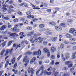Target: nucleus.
<instances>
[{
  "instance_id": "1",
  "label": "nucleus",
  "mask_w": 76,
  "mask_h": 76,
  "mask_svg": "<svg viewBox=\"0 0 76 76\" xmlns=\"http://www.w3.org/2000/svg\"><path fill=\"white\" fill-rule=\"evenodd\" d=\"M14 26L15 27L11 28V31H13L14 32H19V29H18V28H17L19 26V25H15Z\"/></svg>"
},
{
  "instance_id": "2",
  "label": "nucleus",
  "mask_w": 76,
  "mask_h": 76,
  "mask_svg": "<svg viewBox=\"0 0 76 76\" xmlns=\"http://www.w3.org/2000/svg\"><path fill=\"white\" fill-rule=\"evenodd\" d=\"M28 72V73L30 74L31 73V75H34V72H35V70L34 69L32 68H30V67H29L27 70Z\"/></svg>"
},
{
  "instance_id": "3",
  "label": "nucleus",
  "mask_w": 76,
  "mask_h": 76,
  "mask_svg": "<svg viewBox=\"0 0 76 76\" xmlns=\"http://www.w3.org/2000/svg\"><path fill=\"white\" fill-rule=\"evenodd\" d=\"M43 52L44 53H47V56L50 57V53L48 49L47 48H44L43 49Z\"/></svg>"
},
{
  "instance_id": "4",
  "label": "nucleus",
  "mask_w": 76,
  "mask_h": 76,
  "mask_svg": "<svg viewBox=\"0 0 76 76\" xmlns=\"http://www.w3.org/2000/svg\"><path fill=\"white\" fill-rule=\"evenodd\" d=\"M28 59L29 58H28V56H26L24 58L23 62V63L25 62V63H28L29 62Z\"/></svg>"
},
{
  "instance_id": "5",
  "label": "nucleus",
  "mask_w": 76,
  "mask_h": 76,
  "mask_svg": "<svg viewBox=\"0 0 76 76\" xmlns=\"http://www.w3.org/2000/svg\"><path fill=\"white\" fill-rule=\"evenodd\" d=\"M50 50L52 53H54L56 51V48L54 46H52L50 48Z\"/></svg>"
},
{
  "instance_id": "6",
  "label": "nucleus",
  "mask_w": 76,
  "mask_h": 76,
  "mask_svg": "<svg viewBox=\"0 0 76 76\" xmlns=\"http://www.w3.org/2000/svg\"><path fill=\"white\" fill-rule=\"evenodd\" d=\"M16 33H13L12 34H10L9 35L10 38H13L15 36H16Z\"/></svg>"
},
{
  "instance_id": "7",
  "label": "nucleus",
  "mask_w": 76,
  "mask_h": 76,
  "mask_svg": "<svg viewBox=\"0 0 76 76\" xmlns=\"http://www.w3.org/2000/svg\"><path fill=\"white\" fill-rule=\"evenodd\" d=\"M37 60V58L35 57H34L31 61L30 62V64H32L33 63H34V62L35 61V60Z\"/></svg>"
},
{
  "instance_id": "8",
  "label": "nucleus",
  "mask_w": 76,
  "mask_h": 76,
  "mask_svg": "<svg viewBox=\"0 0 76 76\" xmlns=\"http://www.w3.org/2000/svg\"><path fill=\"white\" fill-rule=\"evenodd\" d=\"M55 28L57 31H61L62 30V28L61 27L56 26Z\"/></svg>"
},
{
  "instance_id": "9",
  "label": "nucleus",
  "mask_w": 76,
  "mask_h": 76,
  "mask_svg": "<svg viewBox=\"0 0 76 76\" xmlns=\"http://www.w3.org/2000/svg\"><path fill=\"white\" fill-rule=\"evenodd\" d=\"M25 40H22L21 43V47H25Z\"/></svg>"
},
{
  "instance_id": "10",
  "label": "nucleus",
  "mask_w": 76,
  "mask_h": 76,
  "mask_svg": "<svg viewBox=\"0 0 76 76\" xmlns=\"http://www.w3.org/2000/svg\"><path fill=\"white\" fill-rule=\"evenodd\" d=\"M6 27H7V26H6V25H4L1 27L0 28V29L1 31H3V30H4V29H5Z\"/></svg>"
},
{
  "instance_id": "11",
  "label": "nucleus",
  "mask_w": 76,
  "mask_h": 76,
  "mask_svg": "<svg viewBox=\"0 0 76 76\" xmlns=\"http://www.w3.org/2000/svg\"><path fill=\"white\" fill-rule=\"evenodd\" d=\"M66 36L67 38H71L73 37V36H72V35L68 33L66 34Z\"/></svg>"
},
{
  "instance_id": "12",
  "label": "nucleus",
  "mask_w": 76,
  "mask_h": 76,
  "mask_svg": "<svg viewBox=\"0 0 76 76\" xmlns=\"http://www.w3.org/2000/svg\"><path fill=\"white\" fill-rule=\"evenodd\" d=\"M43 39L42 38H41L40 37H39L38 42L39 43H42V42L43 41Z\"/></svg>"
},
{
  "instance_id": "13",
  "label": "nucleus",
  "mask_w": 76,
  "mask_h": 76,
  "mask_svg": "<svg viewBox=\"0 0 76 76\" xmlns=\"http://www.w3.org/2000/svg\"><path fill=\"white\" fill-rule=\"evenodd\" d=\"M15 60L16 58H15V57H13L11 61V62L12 64H13L15 63Z\"/></svg>"
},
{
  "instance_id": "14",
  "label": "nucleus",
  "mask_w": 76,
  "mask_h": 76,
  "mask_svg": "<svg viewBox=\"0 0 76 76\" xmlns=\"http://www.w3.org/2000/svg\"><path fill=\"white\" fill-rule=\"evenodd\" d=\"M51 40L53 41H54L55 42H56L57 41V38L56 37H54V38H51Z\"/></svg>"
},
{
  "instance_id": "15",
  "label": "nucleus",
  "mask_w": 76,
  "mask_h": 76,
  "mask_svg": "<svg viewBox=\"0 0 76 76\" xmlns=\"http://www.w3.org/2000/svg\"><path fill=\"white\" fill-rule=\"evenodd\" d=\"M76 52L75 53H73L72 54V59H75L76 58Z\"/></svg>"
},
{
  "instance_id": "16",
  "label": "nucleus",
  "mask_w": 76,
  "mask_h": 76,
  "mask_svg": "<svg viewBox=\"0 0 76 76\" xmlns=\"http://www.w3.org/2000/svg\"><path fill=\"white\" fill-rule=\"evenodd\" d=\"M37 56H40L41 55V50L39 49L37 51Z\"/></svg>"
},
{
  "instance_id": "17",
  "label": "nucleus",
  "mask_w": 76,
  "mask_h": 76,
  "mask_svg": "<svg viewBox=\"0 0 76 76\" xmlns=\"http://www.w3.org/2000/svg\"><path fill=\"white\" fill-rule=\"evenodd\" d=\"M27 18L28 19H34L35 17L34 15H28L27 16Z\"/></svg>"
},
{
  "instance_id": "18",
  "label": "nucleus",
  "mask_w": 76,
  "mask_h": 76,
  "mask_svg": "<svg viewBox=\"0 0 76 76\" xmlns=\"http://www.w3.org/2000/svg\"><path fill=\"white\" fill-rule=\"evenodd\" d=\"M22 22L24 24H28V21L26 20H23Z\"/></svg>"
},
{
  "instance_id": "19",
  "label": "nucleus",
  "mask_w": 76,
  "mask_h": 76,
  "mask_svg": "<svg viewBox=\"0 0 76 76\" xmlns=\"http://www.w3.org/2000/svg\"><path fill=\"white\" fill-rule=\"evenodd\" d=\"M75 30V29L74 28H71L69 29V33H70V34H72V33H73V31H74Z\"/></svg>"
},
{
  "instance_id": "20",
  "label": "nucleus",
  "mask_w": 76,
  "mask_h": 76,
  "mask_svg": "<svg viewBox=\"0 0 76 76\" xmlns=\"http://www.w3.org/2000/svg\"><path fill=\"white\" fill-rule=\"evenodd\" d=\"M45 34L46 35H48V34H49V35H51V34H52V33L48 31L45 32Z\"/></svg>"
},
{
  "instance_id": "21",
  "label": "nucleus",
  "mask_w": 76,
  "mask_h": 76,
  "mask_svg": "<svg viewBox=\"0 0 76 76\" xmlns=\"http://www.w3.org/2000/svg\"><path fill=\"white\" fill-rule=\"evenodd\" d=\"M71 63H72V61H68L66 62L65 64L67 66H68V65H69V64H71Z\"/></svg>"
},
{
  "instance_id": "22",
  "label": "nucleus",
  "mask_w": 76,
  "mask_h": 76,
  "mask_svg": "<svg viewBox=\"0 0 76 76\" xmlns=\"http://www.w3.org/2000/svg\"><path fill=\"white\" fill-rule=\"evenodd\" d=\"M59 26H61V27L63 28H65L66 26V25L62 23L60 24Z\"/></svg>"
},
{
  "instance_id": "23",
  "label": "nucleus",
  "mask_w": 76,
  "mask_h": 76,
  "mask_svg": "<svg viewBox=\"0 0 76 76\" xmlns=\"http://www.w3.org/2000/svg\"><path fill=\"white\" fill-rule=\"evenodd\" d=\"M5 52L6 53L5 54L4 56H7L9 53V50H6Z\"/></svg>"
},
{
  "instance_id": "24",
  "label": "nucleus",
  "mask_w": 76,
  "mask_h": 76,
  "mask_svg": "<svg viewBox=\"0 0 76 76\" xmlns=\"http://www.w3.org/2000/svg\"><path fill=\"white\" fill-rule=\"evenodd\" d=\"M60 48L61 49L63 50L64 48V44L62 43L60 45Z\"/></svg>"
},
{
  "instance_id": "25",
  "label": "nucleus",
  "mask_w": 76,
  "mask_h": 76,
  "mask_svg": "<svg viewBox=\"0 0 76 76\" xmlns=\"http://www.w3.org/2000/svg\"><path fill=\"white\" fill-rule=\"evenodd\" d=\"M26 14L28 16H30V15H31L32 13L28 11L26 12Z\"/></svg>"
},
{
  "instance_id": "26",
  "label": "nucleus",
  "mask_w": 76,
  "mask_h": 76,
  "mask_svg": "<svg viewBox=\"0 0 76 76\" xmlns=\"http://www.w3.org/2000/svg\"><path fill=\"white\" fill-rule=\"evenodd\" d=\"M44 25L43 24H41L39 26V27L40 28H44Z\"/></svg>"
},
{
  "instance_id": "27",
  "label": "nucleus",
  "mask_w": 76,
  "mask_h": 76,
  "mask_svg": "<svg viewBox=\"0 0 76 76\" xmlns=\"http://www.w3.org/2000/svg\"><path fill=\"white\" fill-rule=\"evenodd\" d=\"M5 52V50L3 49L2 50V51L0 53V55L1 56H3V55L4 53V52Z\"/></svg>"
},
{
  "instance_id": "28",
  "label": "nucleus",
  "mask_w": 76,
  "mask_h": 76,
  "mask_svg": "<svg viewBox=\"0 0 76 76\" xmlns=\"http://www.w3.org/2000/svg\"><path fill=\"white\" fill-rule=\"evenodd\" d=\"M72 34L74 36H76V30H75L73 31Z\"/></svg>"
},
{
  "instance_id": "29",
  "label": "nucleus",
  "mask_w": 76,
  "mask_h": 76,
  "mask_svg": "<svg viewBox=\"0 0 76 76\" xmlns=\"http://www.w3.org/2000/svg\"><path fill=\"white\" fill-rule=\"evenodd\" d=\"M13 42V41H10L8 43V47H9L10 45H11V44H12V43Z\"/></svg>"
},
{
  "instance_id": "30",
  "label": "nucleus",
  "mask_w": 76,
  "mask_h": 76,
  "mask_svg": "<svg viewBox=\"0 0 76 76\" xmlns=\"http://www.w3.org/2000/svg\"><path fill=\"white\" fill-rule=\"evenodd\" d=\"M26 29L27 30H32V28L31 27L28 26L26 27Z\"/></svg>"
},
{
  "instance_id": "31",
  "label": "nucleus",
  "mask_w": 76,
  "mask_h": 76,
  "mask_svg": "<svg viewBox=\"0 0 76 76\" xmlns=\"http://www.w3.org/2000/svg\"><path fill=\"white\" fill-rule=\"evenodd\" d=\"M16 67H17V63L15 62L13 66V68L14 69H16Z\"/></svg>"
},
{
  "instance_id": "32",
  "label": "nucleus",
  "mask_w": 76,
  "mask_h": 76,
  "mask_svg": "<svg viewBox=\"0 0 76 76\" xmlns=\"http://www.w3.org/2000/svg\"><path fill=\"white\" fill-rule=\"evenodd\" d=\"M3 64H4V62H1L0 64V69H1L3 67Z\"/></svg>"
},
{
  "instance_id": "33",
  "label": "nucleus",
  "mask_w": 76,
  "mask_h": 76,
  "mask_svg": "<svg viewBox=\"0 0 76 76\" xmlns=\"http://www.w3.org/2000/svg\"><path fill=\"white\" fill-rule=\"evenodd\" d=\"M39 40V38L37 37L35 38V39L34 40V41L35 42H37Z\"/></svg>"
},
{
  "instance_id": "34",
  "label": "nucleus",
  "mask_w": 76,
  "mask_h": 76,
  "mask_svg": "<svg viewBox=\"0 0 76 76\" xmlns=\"http://www.w3.org/2000/svg\"><path fill=\"white\" fill-rule=\"evenodd\" d=\"M73 64L71 63L68 65V67L69 68H71V67H72V66H73Z\"/></svg>"
},
{
  "instance_id": "35",
  "label": "nucleus",
  "mask_w": 76,
  "mask_h": 76,
  "mask_svg": "<svg viewBox=\"0 0 76 76\" xmlns=\"http://www.w3.org/2000/svg\"><path fill=\"white\" fill-rule=\"evenodd\" d=\"M22 57V55H20L19 57H18V58H17V60L19 61V60H20V58H21V57Z\"/></svg>"
},
{
  "instance_id": "36",
  "label": "nucleus",
  "mask_w": 76,
  "mask_h": 76,
  "mask_svg": "<svg viewBox=\"0 0 76 76\" xmlns=\"http://www.w3.org/2000/svg\"><path fill=\"white\" fill-rule=\"evenodd\" d=\"M47 44H48V42L47 41H45L44 42H43V44L45 45H47Z\"/></svg>"
},
{
  "instance_id": "37",
  "label": "nucleus",
  "mask_w": 76,
  "mask_h": 76,
  "mask_svg": "<svg viewBox=\"0 0 76 76\" xmlns=\"http://www.w3.org/2000/svg\"><path fill=\"white\" fill-rule=\"evenodd\" d=\"M17 13L18 15H19L20 16L22 15V13L20 11L18 12Z\"/></svg>"
},
{
  "instance_id": "38",
  "label": "nucleus",
  "mask_w": 76,
  "mask_h": 76,
  "mask_svg": "<svg viewBox=\"0 0 76 76\" xmlns=\"http://www.w3.org/2000/svg\"><path fill=\"white\" fill-rule=\"evenodd\" d=\"M51 58L52 59H55V56L54 55H52L51 56Z\"/></svg>"
},
{
  "instance_id": "39",
  "label": "nucleus",
  "mask_w": 76,
  "mask_h": 76,
  "mask_svg": "<svg viewBox=\"0 0 76 76\" xmlns=\"http://www.w3.org/2000/svg\"><path fill=\"white\" fill-rule=\"evenodd\" d=\"M67 22L69 23H72V22H73V20L69 19L68 20H67Z\"/></svg>"
},
{
  "instance_id": "40",
  "label": "nucleus",
  "mask_w": 76,
  "mask_h": 76,
  "mask_svg": "<svg viewBox=\"0 0 76 76\" xmlns=\"http://www.w3.org/2000/svg\"><path fill=\"white\" fill-rule=\"evenodd\" d=\"M70 14L69 12H66L65 14V15L66 16H70Z\"/></svg>"
},
{
  "instance_id": "41",
  "label": "nucleus",
  "mask_w": 76,
  "mask_h": 76,
  "mask_svg": "<svg viewBox=\"0 0 76 76\" xmlns=\"http://www.w3.org/2000/svg\"><path fill=\"white\" fill-rule=\"evenodd\" d=\"M64 43L65 44H68L69 42L68 41L65 40L64 41Z\"/></svg>"
},
{
  "instance_id": "42",
  "label": "nucleus",
  "mask_w": 76,
  "mask_h": 76,
  "mask_svg": "<svg viewBox=\"0 0 76 76\" xmlns=\"http://www.w3.org/2000/svg\"><path fill=\"white\" fill-rule=\"evenodd\" d=\"M45 71L43 70L42 72L40 74V75H42L43 73H45Z\"/></svg>"
},
{
  "instance_id": "43",
  "label": "nucleus",
  "mask_w": 76,
  "mask_h": 76,
  "mask_svg": "<svg viewBox=\"0 0 76 76\" xmlns=\"http://www.w3.org/2000/svg\"><path fill=\"white\" fill-rule=\"evenodd\" d=\"M4 42L3 43H2V47H4V46H5V45H6V42Z\"/></svg>"
},
{
  "instance_id": "44",
  "label": "nucleus",
  "mask_w": 76,
  "mask_h": 76,
  "mask_svg": "<svg viewBox=\"0 0 76 76\" xmlns=\"http://www.w3.org/2000/svg\"><path fill=\"white\" fill-rule=\"evenodd\" d=\"M75 40L76 39L75 38H72L71 39V41H75Z\"/></svg>"
},
{
  "instance_id": "45",
  "label": "nucleus",
  "mask_w": 76,
  "mask_h": 76,
  "mask_svg": "<svg viewBox=\"0 0 76 76\" xmlns=\"http://www.w3.org/2000/svg\"><path fill=\"white\" fill-rule=\"evenodd\" d=\"M9 61H7V62H6V64H5V67H7V66H8V64H9Z\"/></svg>"
},
{
  "instance_id": "46",
  "label": "nucleus",
  "mask_w": 76,
  "mask_h": 76,
  "mask_svg": "<svg viewBox=\"0 0 76 76\" xmlns=\"http://www.w3.org/2000/svg\"><path fill=\"white\" fill-rule=\"evenodd\" d=\"M39 71H40V70L38 69L37 71L36 72V75H38V73H39Z\"/></svg>"
},
{
  "instance_id": "47",
  "label": "nucleus",
  "mask_w": 76,
  "mask_h": 76,
  "mask_svg": "<svg viewBox=\"0 0 76 76\" xmlns=\"http://www.w3.org/2000/svg\"><path fill=\"white\" fill-rule=\"evenodd\" d=\"M45 28H42V29H40L39 30V31H40V32H42L43 31H45Z\"/></svg>"
},
{
  "instance_id": "48",
  "label": "nucleus",
  "mask_w": 76,
  "mask_h": 76,
  "mask_svg": "<svg viewBox=\"0 0 76 76\" xmlns=\"http://www.w3.org/2000/svg\"><path fill=\"white\" fill-rule=\"evenodd\" d=\"M24 6H25V7H28V4L25 3H24Z\"/></svg>"
},
{
  "instance_id": "49",
  "label": "nucleus",
  "mask_w": 76,
  "mask_h": 76,
  "mask_svg": "<svg viewBox=\"0 0 76 76\" xmlns=\"http://www.w3.org/2000/svg\"><path fill=\"white\" fill-rule=\"evenodd\" d=\"M52 26H55V25H56V23H54V22L53 21L52 22Z\"/></svg>"
},
{
  "instance_id": "50",
  "label": "nucleus",
  "mask_w": 76,
  "mask_h": 76,
  "mask_svg": "<svg viewBox=\"0 0 76 76\" xmlns=\"http://www.w3.org/2000/svg\"><path fill=\"white\" fill-rule=\"evenodd\" d=\"M46 73H47V75H48L49 76H50V75H51V72H46Z\"/></svg>"
},
{
  "instance_id": "51",
  "label": "nucleus",
  "mask_w": 76,
  "mask_h": 76,
  "mask_svg": "<svg viewBox=\"0 0 76 76\" xmlns=\"http://www.w3.org/2000/svg\"><path fill=\"white\" fill-rule=\"evenodd\" d=\"M58 73L57 72H56L54 74V76H58Z\"/></svg>"
},
{
  "instance_id": "52",
  "label": "nucleus",
  "mask_w": 76,
  "mask_h": 76,
  "mask_svg": "<svg viewBox=\"0 0 76 76\" xmlns=\"http://www.w3.org/2000/svg\"><path fill=\"white\" fill-rule=\"evenodd\" d=\"M13 21L14 22H18V19H14Z\"/></svg>"
},
{
  "instance_id": "53",
  "label": "nucleus",
  "mask_w": 76,
  "mask_h": 76,
  "mask_svg": "<svg viewBox=\"0 0 76 76\" xmlns=\"http://www.w3.org/2000/svg\"><path fill=\"white\" fill-rule=\"evenodd\" d=\"M54 63V60H52V62L50 64H52V65H53V64Z\"/></svg>"
},
{
  "instance_id": "54",
  "label": "nucleus",
  "mask_w": 76,
  "mask_h": 76,
  "mask_svg": "<svg viewBox=\"0 0 76 76\" xmlns=\"http://www.w3.org/2000/svg\"><path fill=\"white\" fill-rule=\"evenodd\" d=\"M19 35H21V36H22V35H23V32H21L19 34Z\"/></svg>"
},
{
  "instance_id": "55",
  "label": "nucleus",
  "mask_w": 76,
  "mask_h": 76,
  "mask_svg": "<svg viewBox=\"0 0 76 76\" xmlns=\"http://www.w3.org/2000/svg\"><path fill=\"white\" fill-rule=\"evenodd\" d=\"M13 51V48H12V49H11L10 50H9V51L10 53H12Z\"/></svg>"
},
{
  "instance_id": "56",
  "label": "nucleus",
  "mask_w": 76,
  "mask_h": 76,
  "mask_svg": "<svg viewBox=\"0 0 76 76\" xmlns=\"http://www.w3.org/2000/svg\"><path fill=\"white\" fill-rule=\"evenodd\" d=\"M74 70V68H72L70 69V72H72L73 70Z\"/></svg>"
},
{
  "instance_id": "57",
  "label": "nucleus",
  "mask_w": 76,
  "mask_h": 76,
  "mask_svg": "<svg viewBox=\"0 0 76 76\" xmlns=\"http://www.w3.org/2000/svg\"><path fill=\"white\" fill-rule=\"evenodd\" d=\"M50 61H49V60H47L46 61H45V63H48Z\"/></svg>"
},
{
  "instance_id": "58",
  "label": "nucleus",
  "mask_w": 76,
  "mask_h": 76,
  "mask_svg": "<svg viewBox=\"0 0 76 76\" xmlns=\"http://www.w3.org/2000/svg\"><path fill=\"white\" fill-rule=\"evenodd\" d=\"M70 53H65V56H69Z\"/></svg>"
},
{
  "instance_id": "59",
  "label": "nucleus",
  "mask_w": 76,
  "mask_h": 76,
  "mask_svg": "<svg viewBox=\"0 0 76 76\" xmlns=\"http://www.w3.org/2000/svg\"><path fill=\"white\" fill-rule=\"evenodd\" d=\"M30 42L31 43H32V44H34V40L32 39L30 40Z\"/></svg>"
},
{
  "instance_id": "60",
  "label": "nucleus",
  "mask_w": 76,
  "mask_h": 76,
  "mask_svg": "<svg viewBox=\"0 0 76 76\" xmlns=\"http://www.w3.org/2000/svg\"><path fill=\"white\" fill-rule=\"evenodd\" d=\"M18 73V71L17 70H16L15 71V72H14L15 74H17Z\"/></svg>"
},
{
  "instance_id": "61",
  "label": "nucleus",
  "mask_w": 76,
  "mask_h": 76,
  "mask_svg": "<svg viewBox=\"0 0 76 76\" xmlns=\"http://www.w3.org/2000/svg\"><path fill=\"white\" fill-rule=\"evenodd\" d=\"M34 55H37V51H35L33 53Z\"/></svg>"
},
{
  "instance_id": "62",
  "label": "nucleus",
  "mask_w": 76,
  "mask_h": 76,
  "mask_svg": "<svg viewBox=\"0 0 76 76\" xmlns=\"http://www.w3.org/2000/svg\"><path fill=\"white\" fill-rule=\"evenodd\" d=\"M47 11L48 12H49V13H50L51 11L50 9H48L47 10Z\"/></svg>"
},
{
  "instance_id": "63",
  "label": "nucleus",
  "mask_w": 76,
  "mask_h": 76,
  "mask_svg": "<svg viewBox=\"0 0 76 76\" xmlns=\"http://www.w3.org/2000/svg\"><path fill=\"white\" fill-rule=\"evenodd\" d=\"M50 3H54V0H50Z\"/></svg>"
},
{
  "instance_id": "64",
  "label": "nucleus",
  "mask_w": 76,
  "mask_h": 76,
  "mask_svg": "<svg viewBox=\"0 0 76 76\" xmlns=\"http://www.w3.org/2000/svg\"><path fill=\"white\" fill-rule=\"evenodd\" d=\"M44 69V66H42L40 67V70H43Z\"/></svg>"
}]
</instances>
